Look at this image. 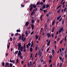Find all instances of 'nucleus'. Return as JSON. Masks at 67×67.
<instances>
[{"mask_svg":"<svg viewBox=\"0 0 67 67\" xmlns=\"http://www.w3.org/2000/svg\"><path fill=\"white\" fill-rule=\"evenodd\" d=\"M18 49H20L21 51V52H22L23 51V47L21 46V43H18Z\"/></svg>","mask_w":67,"mask_h":67,"instance_id":"nucleus-1","label":"nucleus"},{"mask_svg":"<svg viewBox=\"0 0 67 67\" xmlns=\"http://www.w3.org/2000/svg\"><path fill=\"white\" fill-rule=\"evenodd\" d=\"M26 40V38L25 37H24V34H23L22 35V38L21 40L23 41V42H25V40Z\"/></svg>","mask_w":67,"mask_h":67,"instance_id":"nucleus-2","label":"nucleus"},{"mask_svg":"<svg viewBox=\"0 0 67 67\" xmlns=\"http://www.w3.org/2000/svg\"><path fill=\"white\" fill-rule=\"evenodd\" d=\"M64 29V27H62L60 29V30H59V34L61 32H64V29Z\"/></svg>","mask_w":67,"mask_h":67,"instance_id":"nucleus-3","label":"nucleus"},{"mask_svg":"<svg viewBox=\"0 0 67 67\" xmlns=\"http://www.w3.org/2000/svg\"><path fill=\"white\" fill-rule=\"evenodd\" d=\"M5 67H9V63L8 62H6L5 66Z\"/></svg>","mask_w":67,"mask_h":67,"instance_id":"nucleus-4","label":"nucleus"},{"mask_svg":"<svg viewBox=\"0 0 67 67\" xmlns=\"http://www.w3.org/2000/svg\"><path fill=\"white\" fill-rule=\"evenodd\" d=\"M29 63H28L27 64V65L28 66H31V65H32V61H31L29 62Z\"/></svg>","mask_w":67,"mask_h":67,"instance_id":"nucleus-5","label":"nucleus"},{"mask_svg":"<svg viewBox=\"0 0 67 67\" xmlns=\"http://www.w3.org/2000/svg\"><path fill=\"white\" fill-rule=\"evenodd\" d=\"M18 55V56H20L22 55V54H21V52L20 51H19Z\"/></svg>","mask_w":67,"mask_h":67,"instance_id":"nucleus-6","label":"nucleus"},{"mask_svg":"<svg viewBox=\"0 0 67 67\" xmlns=\"http://www.w3.org/2000/svg\"><path fill=\"white\" fill-rule=\"evenodd\" d=\"M47 36L48 37H50L51 36V34L48 33L47 34Z\"/></svg>","mask_w":67,"mask_h":67,"instance_id":"nucleus-7","label":"nucleus"},{"mask_svg":"<svg viewBox=\"0 0 67 67\" xmlns=\"http://www.w3.org/2000/svg\"><path fill=\"white\" fill-rule=\"evenodd\" d=\"M46 8V5L45 4L43 5V6L42 7V8L43 9H44L45 8Z\"/></svg>","mask_w":67,"mask_h":67,"instance_id":"nucleus-8","label":"nucleus"},{"mask_svg":"<svg viewBox=\"0 0 67 67\" xmlns=\"http://www.w3.org/2000/svg\"><path fill=\"white\" fill-rule=\"evenodd\" d=\"M25 34L26 35V36H27L29 35V34H28V33H27V30L26 31L25 33Z\"/></svg>","mask_w":67,"mask_h":67,"instance_id":"nucleus-9","label":"nucleus"},{"mask_svg":"<svg viewBox=\"0 0 67 67\" xmlns=\"http://www.w3.org/2000/svg\"><path fill=\"white\" fill-rule=\"evenodd\" d=\"M60 55L62 56V57H63V56H64V52H62L60 54Z\"/></svg>","mask_w":67,"mask_h":67,"instance_id":"nucleus-10","label":"nucleus"},{"mask_svg":"<svg viewBox=\"0 0 67 67\" xmlns=\"http://www.w3.org/2000/svg\"><path fill=\"white\" fill-rule=\"evenodd\" d=\"M29 24V21H27L26 22L25 24L26 26H27Z\"/></svg>","mask_w":67,"mask_h":67,"instance_id":"nucleus-11","label":"nucleus"},{"mask_svg":"<svg viewBox=\"0 0 67 67\" xmlns=\"http://www.w3.org/2000/svg\"><path fill=\"white\" fill-rule=\"evenodd\" d=\"M50 43H51V40H49L47 44V45L48 46H49L50 45Z\"/></svg>","mask_w":67,"mask_h":67,"instance_id":"nucleus-12","label":"nucleus"},{"mask_svg":"<svg viewBox=\"0 0 67 67\" xmlns=\"http://www.w3.org/2000/svg\"><path fill=\"white\" fill-rule=\"evenodd\" d=\"M30 52L32 53V51H33V49H32V48L30 47Z\"/></svg>","mask_w":67,"mask_h":67,"instance_id":"nucleus-13","label":"nucleus"},{"mask_svg":"<svg viewBox=\"0 0 67 67\" xmlns=\"http://www.w3.org/2000/svg\"><path fill=\"white\" fill-rule=\"evenodd\" d=\"M61 17V16L60 15L57 18V19L58 20H59V19H60V18Z\"/></svg>","mask_w":67,"mask_h":67,"instance_id":"nucleus-14","label":"nucleus"},{"mask_svg":"<svg viewBox=\"0 0 67 67\" xmlns=\"http://www.w3.org/2000/svg\"><path fill=\"white\" fill-rule=\"evenodd\" d=\"M32 7H33V8H36V5L35 4H33L32 5Z\"/></svg>","mask_w":67,"mask_h":67,"instance_id":"nucleus-15","label":"nucleus"},{"mask_svg":"<svg viewBox=\"0 0 67 67\" xmlns=\"http://www.w3.org/2000/svg\"><path fill=\"white\" fill-rule=\"evenodd\" d=\"M60 9H59L58 10H57V13H60Z\"/></svg>","mask_w":67,"mask_h":67,"instance_id":"nucleus-16","label":"nucleus"},{"mask_svg":"<svg viewBox=\"0 0 67 67\" xmlns=\"http://www.w3.org/2000/svg\"><path fill=\"white\" fill-rule=\"evenodd\" d=\"M62 6V5H59V6H58V7H57L56 8L57 9H58L59 8H60V7H61Z\"/></svg>","mask_w":67,"mask_h":67,"instance_id":"nucleus-17","label":"nucleus"},{"mask_svg":"<svg viewBox=\"0 0 67 67\" xmlns=\"http://www.w3.org/2000/svg\"><path fill=\"white\" fill-rule=\"evenodd\" d=\"M55 50L54 49H53L52 50V55H53L54 54V52Z\"/></svg>","mask_w":67,"mask_h":67,"instance_id":"nucleus-18","label":"nucleus"},{"mask_svg":"<svg viewBox=\"0 0 67 67\" xmlns=\"http://www.w3.org/2000/svg\"><path fill=\"white\" fill-rule=\"evenodd\" d=\"M36 39H38V36H37V35H36L35 36Z\"/></svg>","mask_w":67,"mask_h":67,"instance_id":"nucleus-19","label":"nucleus"},{"mask_svg":"<svg viewBox=\"0 0 67 67\" xmlns=\"http://www.w3.org/2000/svg\"><path fill=\"white\" fill-rule=\"evenodd\" d=\"M31 27L32 28V30H33V29H34V25H32L31 24Z\"/></svg>","mask_w":67,"mask_h":67,"instance_id":"nucleus-20","label":"nucleus"},{"mask_svg":"<svg viewBox=\"0 0 67 67\" xmlns=\"http://www.w3.org/2000/svg\"><path fill=\"white\" fill-rule=\"evenodd\" d=\"M54 29H55V27H54L53 28V29L51 31L52 32H54Z\"/></svg>","mask_w":67,"mask_h":67,"instance_id":"nucleus-21","label":"nucleus"},{"mask_svg":"<svg viewBox=\"0 0 67 67\" xmlns=\"http://www.w3.org/2000/svg\"><path fill=\"white\" fill-rule=\"evenodd\" d=\"M18 53V51H16L15 52V55H16Z\"/></svg>","mask_w":67,"mask_h":67,"instance_id":"nucleus-22","label":"nucleus"},{"mask_svg":"<svg viewBox=\"0 0 67 67\" xmlns=\"http://www.w3.org/2000/svg\"><path fill=\"white\" fill-rule=\"evenodd\" d=\"M49 6V5L47 4L46 5V8H48Z\"/></svg>","mask_w":67,"mask_h":67,"instance_id":"nucleus-23","label":"nucleus"},{"mask_svg":"<svg viewBox=\"0 0 67 67\" xmlns=\"http://www.w3.org/2000/svg\"><path fill=\"white\" fill-rule=\"evenodd\" d=\"M16 32H21V30H16Z\"/></svg>","mask_w":67,"mask_h":67,"instance_id":"nucleus-24","label":"nucleus"},{"mask_svg":"<svg viewBox=\"0 0 67 67\" xmlns=\"http://www.w3.org/2000/svg\"><path fill=\"white\" fill-rule=\"evenodd\" d=\"M31 23H34V20H33V19H32L31 20Z\"/></svg>","mask_w":67,"mask_h":67,"instance_id":"nucleus-25","label":"nucleus"},{"mask_svg":"<svg viewBox=\"0 0 67 67\" xmlns=\"http://www.w3.org/2000/svg\"><path fill=\"white\" fill-rule=\"evenodd\" d=\"M21 38H22V36H19V40H21Z\"/></svg>","mask_w":67,"mask_h":67,"instance_id":"nucleus-26","label":"nucleus"},{"mask_svg":"<svg viewBox=\"0 0 67 67\" xmlns=\"http://www.w3.org/2000/svg\"><path fill=\"white\" fill-rule=\"evenodd\" d=\"M24 47H23V48L24 49L25 48V43H24Z\"/></svg>","mask_w":67,"mask_h":67,"instance_id":"nucleus-27","label":"nucleus"},{"mask_svg":"<svg viewBox=\"0 0 67 67\" xmlns=\"http://www.w3.org/2000/svg\"><path fill=\"white\" fill-rule=\"evenodd\" d=\"M42 15H41L40 16V20L41 21H42V20H43V19H42Z\"/></svg>","mask_w":67,"mask_h":67,"instance_id":"nucleus-28","label":"nucleus"},{"mask_svg":"<svg viewBox=\"0 0 67 67\" xmlns=\"http://www.w3.org/2000/svg\"><path fill=\"white\" fill-rule=\"evenodd\" d=\"M49 59H52V55H51L49 57Z\"/></svg>","mask_w":67,"mask_h":67,"instance_id":"nucleus-29","label":"nucleus"},{"mask_svg":"<svg viewBox=\"0 0 67 67\" xmlns=\"http://www.w3.org/2000/svg\"><path fill=\"white\" fill-rule=\"evenodd\" d=\"M37 10V8H36L33 10L34 11H36Z\"/></svg>","mask_w":67,"mask_h":67,"instance_id":"nucleus-30","label":"nucleus"},{"mask_svg":"<svg viewBox=\"0 0 67 67\" xmlns=\"http://www.w3.org/2000/svg\"><path fill=\"white\" fill-rule=\"evenodd\" d=\"M59 58L60 60H62V58L60 56L59 57Z\"/></svg>","mask_w":67,"mask_h":67,"instance_id":"nucleus-31","label":"nucleus"},{"mask_svg":"<svg viewBox=\"0 0 67 67\" xmlns=\"http://www.w3.org/2000/svg\"><path fill=\"white\" fill-rule=\"evenodd\" d=\"M67 48H66L65 49V53L66 54V53H67Z\"/></svg>","mask_w":67,"mask_h":67,"instance_id":"nucleus-32","label":"nucleus"},{"mask_svg":"<svg viewBox=\"0 0 67 67\" xmlns=\"http://www.w3.org/2000/svg\"><path fill=\"white\" fill-rule=\"evenodd\" d=\"M38 48V47H37V46L35 47V51H37Z\"/></svg>","mask_w":67,"mask_h":67,"instance_id":"nucleus-33","label":"nucleus"},{"mask_svg":"<svg viewBox=\"0 0 67 67\" xmlns=\"http://www.w3.org/2000/svg\"><path fill=\"white\" fill-rule=\"evenodd\" d=\"M43 11L44 12V13H46V12H47V10H43Z\"/></svg>","mask_w":67,"mask_h":67,"instance_id":"nucleus-34","label":"nucleus"},{"mask_svg":"<svg viewBox=\"0 0 67 67\" xmlns=\"http://www.w3.org/2000/svg\"><path fill=\"white\" fill-rule=\"evenodd\" d=\"M34 13H35V12H33L31 13V15H33V14H34Z\"/></svg>","mask_w":67,"mask_h":67,"instance_id":"nucleus-35","label":"nucleus"},{"mask_svg":"<svg viewBox=\"0 0 67 67\" xmlns=\"http://www.w3.org/2000/svg\"><path fill=\"white\" fill-rule=\"evenodd\" d=\"M19 57H20V58H21V59H23V58H22V56L21 55H20V56H19Z\"/></svg>","mask_w":67,"mask_h":67,"instance_id":"nucleus-36","label":"nucleus"},{"mask_svg":"<svg viewBox=\"0 0 67 67\" xmlns=\"http://www.w3.org/2000/svg\"><path fill=\"white\" fill-rule=\"evenodd\" d=\"M12 66H13V64H12V63H11L10 64V67H12Z\"/></svg>","mask_w":67,"mask_h":67,"instance_id":"nucleus-37","label":"nucleus"},{"mask_svg":"<svg viewBox=\"0 0 67 67\" xmlns=\"http://www.w3.org/2000/svg\"><path fill=\"white\" fill-rule=\"evenodd\" d=\"M43 49H44V48L43 47H42L41 49V51H43Z\"/></svg>","mask_w":67,"mask_h":67,"instance_id":"nucleus-38","label":"nucleus"},{"mask_svg":"<svg viewBox=\"0 0 67 67\" xmlns=\"http://www.w3.org/2000/svg\"><path fill=\"white\" fill-rule=\"evenodd\" d=\"M3 66H4V63L3 62L2 63Z\"/></svg>","mask_w":67,"mask_h":67,"instance_id":"nucleus-39","label":"nucleus"},{"mask_svg":"<svg viewBox=\"0 0 67 67\" xmlns=\"http://www.w3.org/2000/svg\"><path fill=\"white\" fill-rule=\"evenodd\" d=\"M66 38H67V36H66L64 38V40L65 41H66Z\"/></svg>","mask_w":67,"mask_h":67,"instance_id":"nucleus-40","label":"nucleus"},{"mask_svg":"<svg viewBox=\"0 0 67 67\" xmlns=\"http://www.w3.org/2000/svg\"><path fill=\"white\" fill-rule=\"evenodd\" d=\"M65 3H66V1H64L63 3H62V5H64V4H65Z\"/></svg>","mask_w":67,"mask_h":67,"instance_id":"nucleus-41","label":"nucleus"},{"mask_svg":"<svg viewBox=\"0 0 67 67\" xmlns=\"http://www.w3.org/2000/svg\"><path fill=\"white\" fill-rule=\"evenodd\" d=\"M55 23V21H54L52 23V25H53Z\"/></svg>","mask_w":67,"mask_h":67,"instance_id":"nucleus-42","label":"nucleus"},{"mask_svg":"<svg viewBox=\"0 0 67 67\" xmlns=\"http://www.w3.org/2000/svg\"><path fill=\"white\" fill-rule=\"evenodd\" d=\"M62 66V63H61L59 67H61Z\"/></svg>","mask_w":67,"mask_h":67,"instance_id":"nucleus-43","label":"nucleus"},{"mask_svg":"<svg viewBox=\"0 0 67 67\" xmlns=\"http://www.w3.org/2000/svg\"><path fill=\"white\" fill-rule=\"evenodd\" d=\"M40 4V2H38L36 4V5H39V4Z\"/></svg>","mask_w":67,"mask_h":67,"instance_id":"nucleus-44","label":"nucleus"},{"mask_svg":"<svg viewBox=\"0 0 67 67\" xmlns=\"http://www.w3.org/2000/svg\"><path fill=\"white\" fill-rule=\"evenodd\" d=\"M44 3L43 2H41L40 3V4L41 5H43V4Z\"/></svg>","mask_w":67,"mask_h":67,"instance_id":"nucleus-45","label":"nucleus"},{"mask_svg":"<svg viewBox=\"0 0 67 67\" xmlns=\"http://www.w3.org/2000/svg\"><path fill=\"white\" fill-rule=\"evenodd\" d=\"M32 9H33V8H32V7H31L30 8V11H32Z\"/></svg>","mask_w":67,"mask_h":67,"instance_id":"nucleus-46","label":"nucleus"},{"mask_svg":"<svg viewBox=\"0 0 67 67\" xmlns=\"http://www.w3.org/2000/svg\"><path fill=\"white\" fill-rule=\"evenodd\" d=\"M24 52H25L26 51V49H24Z\"/></svg>","mask_w":67,"mask_h":67,"instance_id":"nucleus-47","label":"nucleus"},{"mask_svg":"<svg viewBox=\"0 0 67 67\" xmlns=\"http://www.w3.org/2000/svg\"><path fill=\"white\" fill-rule=\"evenodd\" d=\"M31 43H28V45L29 46H31Z\"/></svg>","mask_w":67,"mask_h":67,"instance_id":"nucleus-48","label":"nucleus"},{"mask_svg":"<svg viewBox=\"0 0 67 67\" xmlns=\"http://www.w3.org/2000/svg\"><path fill=\"white\" fill-rule=\"evenodd\" d=\"M66 7H65L64 10V12H65V11H66Z\"/></svg>","mask_w":67,"mask_h":67,"instance_id":"nucleus-49","label":"nucleus"},{"mask_svg":"<svg viewBox=\"0 0 67 67\" xmlns=\"http://www.w3.org/2000/svg\"><path fill=\"white\" fill-rule=\"evenodd\" d=\"M59 50L60 51V52H62V49L61 48H60L59 49Z\"/></svg>","mask_w":67,"mask_h":67,"instance_id":"nucleus-50","label":"nucleus"},{"mask_svg":"<svg viewBox=\"0 0 67 67\" xmlns=\"http://www.w3.org/2000/svg\"><path fill=\"white\" fill-rule=\"evenodd\" d=\"M42 53H39V56H42Z\"/></svg>","mask_w":67,"mask_h":67,"instance_id":"nucleus-51","label":"nucleus"},{"mask_svg":"<svg viewBox=\"0 0 67 67\" xmlns=\"http://www.w3.org/2000/svg\"><path fill=\"white\" fill-rule=\"evenodd\" d=\"M52 62V60H49V63H51Z\"/></svg>","mask_w":67,"mask_h":67,"instance_id":"nucleus-52","label":"nucleus"},{"mask_svg":"<svg viewBox=\"0 0 67 67\" xmlns=\"http://www.w3.org/2000/svg\"><path fill=\"white\" fill-rule=\"evenodd\" d=\"M34 33V31H33L32 32L31 34V35H32Z\"/></svg>","mask_w":67,"mask_h":67,"instance_id":"nucleus-53","label":"nucleus"},{"mask_svg":"<svg viewBox=\"0 0 67 67\" xmlns=\"http://www.w3.org/2000/svg\"><path fill=\"white\" fill-rule=\"evenodd\" d=\"M59 65V63H58L57 64V67H58Z\"/></svg>","mask_w":67,"mask_h":67,"instance_id":"nucleus-54","label":"nucleus"},{"mask_svg":"<svg viewBox=\"0 0 67 67\" xmlns=\"http://www.w3.org/2000/svg\"><path fill=\"white\" fill-rule=\"evenodd\" d=\"M10 40L11 41H12V37H10Z\"/></svg>","mask_w":67,"mask_h":67,"instance_id":"nucleus-55","label":"nucleus"},{"mask_svg":"<svg viewBox=\"0 0 67 67\" xmlns=\"http://www.w3.org/2000/svg\"><path fill=\"white\" fill-rule=\"evenodd\" d=\"M46 16H49V14H48V13L46 15Z\"/></svg>","mask_w":67,"mask_h":67,"instance_id":"nucleus-56","label":"nucleus"},{"mask_svg":"<svg viewBox=\"0 0 67 67\" xmlns=\"http://www.w3.org/2000/svg\"><path fill=\"white\" fill-rule=\"evenodd\" d=\"M42 35L43 36H44V35H45V33L44 32H43L42 33Z\"/></svg>","mask_w":67,"mask_h":67,"instance_id":"nucleus-57","label":"nucleus"},{"mask_svg":"<svg viewBox=\"0 0 67 67\" xmlns=\"http://www.w3.org/2000/svg\"><path fill=\"white\" fill-rule=\"evenodd\" d=\"M37 53H36L35 55V57H37Z\"/></svg>","mask_w":67,"mask_h":67,"instance_id":"nucleus-58","label":"nucleus"},{"mask_svg":"<svg viewBox=\"0 0 67 67\" xmlns=\"http://www.w3.org/2000/svg\"><path fill=\"white\" fill-rule=\"evenodd\" d=\"M12 62H13V64H14V63L15 62V61H14V60H12Z\"/></svg>","mask_w":67,"mask_h":67,"instance_id":"nucleus-59","label":"nucleus"},{"mask_svg":"<svg viewBox=\"0 0 67 67\" xmlns=\"http://www.w3.org/2000/svg\"><path fill=\"white\" fill-rule=\"evenodd\" d=\"M14 36V34H12L11 35V37H12V36Z\"/></svg>","mask_w":67,"mask_h":67,"instance_id":"nucleus-60","label":"nucleus"},{"mask_svg":"<svg viewBox=\"0 0 67 67\" xmlns=\"http://www.w3.org/2000/svg\"><path fill=\"white\" fill-rule=\"evenodd\" d=\"M10 47V45H8L7 46V48L9 49V47Z\"/></svg>","mask_w":67,"mask_h":67,"instance_id":"nucleus-61","label":"nucleus"},{"mask_svg":"<svg viewBox=\"0 0 67 67\" xmlns=\"http://www.w3.org/2000/svg\"><path fill=\"white\" fill-rule=\"evenodd\" d=\"M18 35V33H16L15 36H17Z\"/></svg>","mask_w":67,"mask_h":67,"instance_id":"nucleus-62","label":"nucleus"},{"mask_svg":"<svg viewBox=\"0 0 67 67\" xmlns=\"http://www.w3.org/2000/svg\"><path fill=\"white\" fill-rule=\"evenodd\" d=\"M62 51H65V49H64L63 48H62Z\"/></svg>","mask_w":67,"mask_h":67,"instance_id":"nucleus-63","label":"nucleus"},{"mask_svg":"<svg viewBox=\"0 0 67 67\" xmlns=\"http://www.w3.org/2000/svg\"><path fill=\"white\" fill-rule=\"evenodd\" d=\"M53 64H51L50 66H49L50 67H52V66Z\"/></svg>","mask_w":67,"mask_h":67,"instance_id":"nucleus-64","label":"nucleus"}]
</instances>
